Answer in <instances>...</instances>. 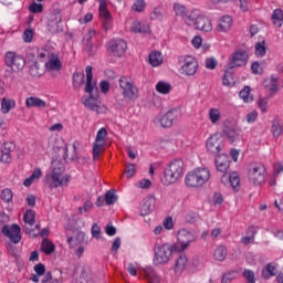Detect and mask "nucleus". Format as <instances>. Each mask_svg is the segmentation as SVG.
Listing matches in <instances>:
<instances>
[{
  "label": "nucleus",
  "mask_w": 283,
  "mask_h": 283,
  "mask_svg": "<svg viewBox=\"0 0 283 283\" xmlns=\"http://www.w3.org/2000/svg\"><path fill=\"white\" fill-rule=\"evenodd\" d=\"M233 84V74L230 72H226L222 77V85H226L227 87L231 86Z\"/></svg>",
  "instance_id": "56"
},
{
  "label": "nucleus",
  "mask_w": 283,
  "mask_h": 283,
  "mask_svg": "<svg viewBox=\"0 0 283 283\" xmlns=\"http://www.w3.org/2000/svg\"><path fill=\"white\" fill-rule=\"evenodd\" d=\"M54 52L53 51H50V50H48V49H41V50H39L38 51V56H39V59H50V56H52V54H53Z\"/></svg>",
  "instance_id": "63"
},
{
  "label": "nucleus",
  "mask_w": 283,
  "mask_h": 283,
  "mask_svg": "<svg viewBox=\"0 0 283 283\" xmlns=\"http://www.w3.org/2000/svg\"><path fill=\"white\" fill-rule=\"evenodd\" d=\"M282 174H283V164L281 161L273 164V172L270 176V180H269L270 187H275V185H277V178H280Z\"/></svg>",
  "instance_id": "25"
},
{
  "label": "nucleus",
  "mask_w": 283,
  "mask_h": 283,
  "mask_svg": "<svg viewBox=\"0 0 283 283\" xmlns=\"http://www.w3.org/2000/svg\"><path fill=\"white\" fill-rule=\"evenodd\" d=\"M233 28V19L230 15H223L219 19L216 30L217 32L227 33Z\"/></svg>",
  "instance_id": "21"
},
{
  "label": "nucleus",
  "mask_w": 283,
  "mask_h": 283,
  "mask_svg": "<svg viewBox=\"0 0 283 283\" xmlns=\"http://www.w3.org/2000/svg\"><path fill=\"white\" fill-rule=\"evenodd\" d=\"M243 277L247 280V283H255V273L251 270H244Z\"/></svg>",
  "instance_id": "55"
},
{
  "label": "nucleus",
  "mask_w": 283,
  "mask_h": 283,
  "mask_svg": "<svg viewBox=\"0 0 283 283\" xmlns=\"http://www.w3.org/2000/svg\"><path fill=\"white\" fill-rule=\"evenodd\" d=\"M94 203L90 200H86L82 207L78 208L80 213H87V211H92Z\"/></svg>",
  "instance_id": "57"
},
{
  "label": "nucleus",
  "mask_w": 283,
  "mask_h": 283,
  "mask_svg": "<svg viewBox=\"0 0 283 283\" xmlns=\"http://www.w3.org/2000/svg\"><path fill=\"white\" fill-rule=\"evenodd\" d=\"M248 180H250L252 185H255L256 187L264 185L266 181V167L260 163L252 164L248 171Z\"/></svg>",
  "instance_id": "8"
},
{
  "label": "nucleus",
  "mask_w": 283,
  "mask_h": 283,
  "mask_svg": "<svg viewBox=\"0 0 283 283\" xmlns=\"http://www.w3.org/2000/svg\"><path fill=\"white\" fill-rule=\"evenodd\" d=\"M116 200H118V197L116 196V192L114 190H108L105 193L106 205H114V202H116Z\"/></svg>",
  "instance_id": "51"
},
{
  "label": "nucleus",
  "mask_w": 283,
  "mask_h": 283,
  "mask_svg": "<svg viewBox=\"0 0 283 283\" xmlns=\"http://www.w3.org/2000/svg\"><path fill=\"white\" fill-rule=\"evenodd\" d=\"M212 255H213V260H216L217 262H224L227 258V247L224 245L217 247Z\"/></svg>",
  "instance_id": "38"
},
{
  "label": "nucleus",
  "mask_w": 283,
  "mask_h": 283,
  "mask_svg": "<svg viewBox=\"0 0 283 283\" xmlns=\"http://www.w3.org/2000/svg\"><path fill=\"white\" fill-rule=\"evenodd\" d=\"M126 178H133L136 175V166L134 164H128L125 168Z\"/></svg>",
  "instance_id": "58"
},
{
  "label": "nucleus",
  "mask_w": 283,
  "mask_h": 283,
  "mask_svg": "<svg viewBox=\"0 0 283 283\" xmlns=\"http://www.w3.org/2000/svg\"><path fill=\"white\" fill-rule=\"evenodd\" d=\"M32 39H34V31H32V29H27L23 32V41H24V43H32Z\"/></svg>",
  "instance_id": "59"
},
{
  "label": "nucleus",
  "mask_w": 283,
  "mask_h": 283,
  "mask_svg": "<svg viewBox=\"0 0 283 283\" xmlns=\"http://www.w3.org/2000/svg\"><path fill=\"white\" fill-rule=\"evenodd\" d=\"M99 18L102 19L103 29L107 32V30H112V13L109 10L99 11Z\"/></svg>",
  "instance_id": "31"
},
{
  "label": "nucleus",
  "mask_w": 283,
  "mask_h": 283,
  "mask_svg": "<svg viewBox=\"0 0 283 283\" xmlns=\"http://www.w3.org/2000/svg\"><path fill=\"white\" fill-rule=\"evenodd\" d=\"M256 105L261 114H266V112H269V97H259Z\"/></svg>",
  "instance_id": "47"
},
{
  "label": "nucleus",
  "mask_w": 283,
  "mask_h": 283,
  "mask_svg": "<svg viewBox=\"0 0 283 283\" xmlns=\"http://www.w3.org/2000/svg\"><path fill=\"white\" fill-rule=\"evenodd\" d=\"M25 107H28V109H32V107H36V109H45V107H48V102L36 96H30L25 98Z\"/></svg>",
  "instance_id": "24"
},
{
  "label": "nucleus",
  "mask_w": 283,
  "mask_h": 283,
  "mask_svg": "<svg viewBox=\"0 0 283 283\" xmlns=\"http://www.w3.org/2000/svg\"><path fill=\"white\" fill-rule=\"evenodd\" d=\"M129 31L133 34H151V27L145 21L135 20L132 22Z\"/></svg>",
  "instance_id": "19"
},
{
  "label": "nucleus",
  "mask_w": 283,
  "mask_h": 283,
  "mask_svg": "<svg viewBox=\"0 0 283 283\" xmlns=\"http://www.w3.org/2000/svg\"><path fill=\"white\" fill-rule=\"evenodd\" d=\"M17 102L12 98L3 97L1 101V112L2 114H10L11 109H14Z\"/></svg>",
  "instance_id": "36"
},
{
  "label": "nucleus",
  "mask_w": 283,
  "mask_h": 283,
  "mask_svg": "<svg viewBox=\"0 0 283 283\" xmlns=\"http://www.w3.org/2000/svg\"><path fill=\"white\" fill-rule=\"evenodd\" d=\"M42 283H61V281H59V279H54L52 276V272H46L42 279Z\"/></svg>",
  "instance_id": "60"
},
{
  "label": "nucleus",
  "mask_w": 283,
  "mask_h": 283,
  "mask_svg": "<svg viewBox=\"0 0 283 283\" xmlns=\"http://www.w3.org/2000/svg\"><path fill=\"white\" fill-rule=\"evenodd\" d=\"M283 128L282 124L279 122H273L272 124V134L275 138H279V136H282Z\"/></svg>",
  "instance_id": "53"
},
{
  "label": "nucleus",
  "mask_w": 283,
  "mask_h": 283,
  "mask_svg": "<svg viewBox=\"0 0 283 283\" xmlns=\"http://www.w3.org/2000/svg\"><path fill=\"white\" fill-rule=\"evenodd\" d=\"M206 67L207 70H216L218 67V60L216 57L206 59Z\"/></svg>",
  "instance_id": "62"
},
{
  "label": "nucleus",
  "mask_w": 283,
  "mask_h": 283,
  "mask_svg": "<svg viewBox=\"0 0 283 283\" xmlns=\"http://www.w3.org/2000/svg\"><path fill=\"white\" fill-rule=\"evenodd\" d=\"M44 67L46 72H61V70L63 69V62H61L59 53L54 52L53 54H51Z\"/></svg>",
  "instance_id": "17"
},
{
  "label": "nucleus",
  "mask_w": 283,
  "mask_h": 283,
  "mask_svg": "<svg viewBox=\"0 0 283 283\" xmlns=\"http://www.w3.org/2000/svg\"><path fill=\"white\" fill-rule=\"evenodd\" d=\"M41 251L45 253V255H52V253L56 251V245H54V242L50 241V239L44 238L41 243Z\"/></svg>",
  "instance_id": "34"
},
{
  "label": "nucleus",
  "mask_w": 283,
  "mask_h": 283,
  "mask_svg": "<svg viewBox=\"0 0 283 283\" xmlns=\"http://www.w3.org/2000/svg\"><path fill=\"white\" fill-rule=\"evenodd\" d=\"M144 277L147 283H160V276L156 274V271L151 266L144 269Z\"/></svg>",
  "instance_id": "30"
},
{
  "label": "nucleus",
  "mask_w": 283,
  "mask_h": 283,
  "mask_svg": "<svg viewBox=\"0 0 283 283\" xmlns=\"http://www.w3.org/2000/svg\"><path fill=\"white\" fill-rule=\"evenodd\" d=\"M178 118H180V109L174 108L163 115L158 119V123L161 127H171L174 125V122L178 120Z\"/></svg>",
  "instance_id": "16"
},
{
  "label": "nucleus",
  "mask_w": 283,
  "mask_h": 283,
  "mask_svg": "<svg viewBox=\"0 0 283 283\" xmlns=\"http://www.w3.org/2000/svg\"><path fill=\"white\" fill-rule=\"evenodd\" d=\"M172 253H176V248H174V244L155 243L153 263L155 264V266H158L160 264H167L171 260Z\"/></svg>",
  "instance_id": "7"
},
{
  "label": "nucleus",
  "mask_w": 283,
  "mask_h": 283,
  "mask_svg": "<svg viewBox=\"0 0 283 283\" xmlns=\"http://www.w3.org/2000/svg\"><path fill=\"white\" fill-rule=\"evenodd\" d=\"M41 176H43V170H41V168H34L31 176L24 179V187H31L34 182H39Z\"/></svg>",
  "instance_id": "29"
},
{
  "label": "nucleus",
  "mask_w": 283,
  "mask_h": 283,
  "mask_svg": "<svg viewBox=\"0 0 283 283\" xmlns=\"http://www.w3.org/2000/svg\"><path fill=\"white\" fill-rule=\"evenodd\" d=\"M176 238L177 242L172 243L176 253H185V251H187L191 244L198 240L196 232L186 228H181L177 231Z\"/></svg>",
  "instance_id": "5"
},
{
  "label": "nucleus",
  "mask_w": 283,
  "mask_h": 283,
  "mask_svg": "<svg viewBox=\"0 0 283 283\" xmlns=\"http://www.w3.org/2000/svg\"><path fill=\"white\" fill-rule=\"evenodd\" d=\"M44 182L49 189H59L70 185V175L65 174V166L59 161H53L51 170L46 172Z\"/></svg>",
  "instance_id": "2"
},
{
  "label": "nucleus",
  "mask_w": 283,
  "mask_h": 283,
  "mask_svg": "<svg viewBox=\"0 0 283 283\" xmlns=\"http://www.w3.org/2000/svg\"><path fill=\"white\" fill-rule=\"evenodd\" d=\"M229 185L232 189H238V187H240V176H238V172H232L229 176Z\"/></svg>",
  "instance_id": "50"
},
{
  "label": "nucleus",
  "mask_w": 283,
  "mask_h": 283,
  "mask_svg": "<svg viewBox=\"0 0 283 283\" xmlns=\"http://www.w3.org/2000/svg\"><path fill=\"white\" fill-rule=\"evenodd\" d=\"M208 117L212 125H218V123H220V118H222V113L218 108H210Z\"/></svg>",
  "instance_id": "41"
},
{
  "label": "nucleus",
  "mask_w": 283,
  "mask_h": 283,
  "mask_svg": "<svg viewBox=\"0 0 283 283\" xmlns=\"http://www.w3.org/2000/svg\"><path fill=\"white\" fill-rule=\"evenodd\" d=\"M92 237L95 238V240H101V227H98V223H94L91 228Z\"/></svg>",
  "instance_id": "61"
},
{
  "label": "nucleus",
  "mask_w": 283,
  "mask_h": 283,
  "mask_svg": "<svg viewBox=\"0 0 283 283\" xmlns=\"http://www.w3.org/2000/svg\"><path fill=\"white\" fill-rule=\"evenodd\" d=\"M146 8L147 2L145 0H136L132 6V10H134V12H145Z\"/></svg>",
  "instance_id": "49"
},
{
  "label": "nucleus",
  "mask_w": 283,
  "mask_h": 283,
  "mask_svg": "<svg viewBox=\"0 0 283 283\" xmlns=\"http://www.w3.org/2000/svg\"><path fill=\"white\" fill-rule=\"evenodd\" d=\"M180 74L184 76H193L198 72V61L191 55H187L184 64L179 69Z\"/></svg>",
  "instance_id": "14"
},
{
  "label": "nucleus",
  "mask_w": 283,
  "mask_h": 283,
  "mask_svg": "<svg viewBox=\"0 0 283 283\" xmlns=\"http://www.w3.org/2000/svg\"><path fill=\"white\" fill-rule=\"evenodd\" d=\"M272 21H273V24L276 25V28H282V23H283V10L282 9H275L273 11Z\"/></svg>",
  "instance_id": "44"
},
{
  "label": "nucleus",
  "mask_w": 283,
  "mask_h": 283,
  "mask_svg": "<svg viewBox=\"0 0 283 283\" xmlns=\"http://www.w3.org/2000/svg\"><path fill=\"white\" fill-rule=\"evenodd\" d=\"M2 233L6 238H9L10 242H13V244L21 242V227H19V224L4 226Z\"/></svg>",
  "instance_id": "15"
},
{
  "label": "nucleus",
  "mask_w": 283,
  "mask_h": 283,
  "mask_svg": "<svg viewBox=\"0 0 283 283\" xmlns=\"http://www.w3.org/2000/svg\"><path fill=\"white\" fill-rule=\"evenodd\" d=\"M86 83L84 92L88 94V97H84L82 103L86 109H91V112H96V114H105L107 112V106L101 104L98 101V86L94 81V74L92 73V66H86Z\"/></svg>",
  "instance_id": "1"
},
{
  "label": "nucleus",
  "mask_w": 283,
  "mask_h": 283,
  "mask_svg": "<svg viewBox=\"0 0 283 283\" xmlns=\"http://www.w3.org/2000/svg\"><path fill=\"white\" fill-rule=\"evenodd\" d=\"M13 197H14V193L9 188L3 189L1 192V200H3V202H12Z\"/></svg>",
  "instance_id": "52"
},
{
  "label": "nucleus",
  "mask_w": 283,
  "mask_h": 283,
  "mask_svg": "<svg viewBox=\"0 0 283 283\" xmlns=\"http://www.w3.org/2000/svg\"><path fill=\"white\" fill-rule=\"evenodd\" d=\"M239 98H241L243 103H253V95H251V86H244L239 92Z\"/></svg>",
  "instance_id": "39"
},
{
  "label": "nucleus",
  "mask_w": 283,
  "mask_h": 283,
  "mask_svg": "<svg viewBox=\"0 0 283 283\" xmlns=\"http://www.w3.org/2000/svg\"><path fill=\"white\" fill-rule=\"evenodd\" d=\"M182 176H185V163L182 159H175L164 168L161 182L165 187H170L176 185Z\"/></svg>",
  "instance_id": "3"
},
{
  "label": "nucleus",
  "mask_w": 283,
  "mask_h": 283,
  "mask_svg": "<svg viewBox=\"0 0 283 283\" xmlns=\"http://www.w3.org/2000/svg\"><path fill=\"white\" fill-rule=\"evenodd\" d=\"M259 116H260V114L258 113V111H251L250 113H248L245 115V120L249 125H253V123H255V120H258Z\"/></svg>",
  "instance_id": "54"
},
{
  "label": "nucleus",
  "mask_w": 283,
  "mask_h": 283,
  "mask_svg": "<svg viewBox=\"0 0 283 283\" xmlns=\"http://www.w3.org/2000/svg\"><path fill=\"white\" fill-rule=\"evenodd\" d=\"M277 273V266L273 263H269L265 269L262 271V276L265 280H269V277H273Z\"/></svg>",
  "instance_id": "43"
},
{
  "label": "nucleus",
  "mask_w": 283,
  "mask_h": 283,
  "mask_svg": "<svg viewBox=\"0 0 283 283\" xmlns=\"http://www.w3.org/2000/svg\"><path fill=\"white\" fill-rule=\"evenodd\" d=\"M263 87L271 92V94H277V75H270L264 78Z\"/></svg>",
  "instance_id": "27"
},
{
  "label": "nucleus",
  "mask_w": 283,
  "mask_h": 283,
  "mask_svg": "<svg viewBox=\"0 0 283 283\" xmlns=\"http://www.w3.org/2000/svg\"><path fill=\"white\" fill-rule=\"evenodd\" d=\"M29 10L30 12H33V13L43 12V4L33 2L30 4Z\"/></svg>",
  "instance_id": "64"
},
{
  "label": "nucleus",
  "mask_w": 283,
  "mask_h": 283,
  "mask_svg": "<svg viewBox=\"0 0 283 283\" xmlns=\"http://www.w3.org/2000/svg\"><path fill=\"white\" fill-rule=\"evenodd\" d=\"M4 65L10 67L11 72H21L25 67V59L17 52L8 51L4 55Z\"/></svg>",
  "instance_id": "9"
},
{
  "label": "nucleus",
  "mask_w": 283,
  "mask_h": 283,
  "mask_svg": "<svg viewBox=\"0 0 283 283\" xmlns=\"http://www.w3.org/2000/svg\"><path fill=\"white\" fill-rule=\"evenodd\" d=\"M186 25L188 28H195V30H200V32H212L213 24L211 19L198 10H193L191 18H186Z\"/></svg>",
  "instance_id": "6"
},
{
  "label": "nucleus",
  "mask_w": 283,
  "mask_h": 283,
  "mask_svg": "<svg viewBox=\"0 0 283 283\" xmlns=\"http://www.w3.org/2000/svg\"><path fill=\"white\" fill-rule=\"evenodd\" d=\"M96 36V30L90 29L88 32L83 38V45L87 52H91L93 48L92 38Z\"/></svg>",
  "instance_id": "37"
},
{
  "label": "nucleus",
  "mask_w": 283,
  "mask_h": 283,
  "mask_svg": "<svg viewBox=\"0 0 283 283\" xmlns=\"http://www.w3.org/2000/svg\"><path fill=\"white\" fill-rule=\"evenodd\" d=\"M156 92H158V94L167 95L171 92V84L165 81H159L156 84Z\"/></svg>",
  "instance_id": "42"
},
{
  "label": "nucleus",
  "mask_w": 283,
  "mask_h": 283,
  "mask_svg": "<svg viewBox=\"0 0 283 283\" xmlns=\"http://www.w3.org/2000/svg\"><path fill=\"white\" fill-rule=\"evenodd\" d=\"M172 10L176 17H180V19H182L185 25H187V19L193 15V10L189 13L187 7L180 2H175L172 6Z\"/></svg>",
  "instance_id": "20"
},
{
  "label": "nucleus",
  "mask_w": 283,
  "mask_h": 283,
  "mask_svg": "<svg viewBox=\"0 0 283 283\" xmlns=\"http://www.w3.org/2000/svg\"><path fill=\"white\" fill-rule=\"evenodd\" d=\"M107 144V129L102 127L98 129L95 142L93 144V159L98 160L101 154H103V149H105V145Z\"/></svg>",
  "instance_id": "11"
},
{
  "label": "nucleus",
  "mask_w": 283,
  "mask_h": 283,
  "mask_svg": "<svg viewBox=\"0 0 283 283\" xmlns=\"http://www.w3.org/2000/svg\"><path fill=\"white\" fill-rule=\"evenodd\" d=\"M216 167L221 174H224L229 169V157L227 155H219L216 158Z\"/></svg>",
  "instance_id": "32"
},
{
  "label": "nucleus",
  "mask_w": 283,
  "mask_h": 283,
  "mask_svg": "<svg viewBox=\"0 0 283 283\" xmlns=\"http://www.w3.org/2000/svg\"><path fill=\"white\" fill-rule=\"evenodd\" d=\"M206 147L211 154H220L222 151V137L218 134L212 135L207 140Z\"/></svg>",
  "instance_id": "18"
},
{
  "label": "nucleus",
  "mask_w": 283,
  "mask_h": 283,
  "mask_svg": "<svg viewBox=\"0 0 283 283\" xmlns=\"http://www.w3.org/2000/svg\"><path fill=\"white\" fill-rule=\"evenodd\" d=\"M63 21V17L60 12L53 13L49 19L48 29L49 32H59V24Z\"/></svg>",
  "instance_id": "28"
},
{
  "label": "nucleus",
  "mask_w": 283,
  "mask_h": 283,
  "mask_svg": "<svg viewBox=\"0 0 283 283\" xmlns=\"http://www.w3.org/2000/svg\"><path fill=\"white\" fill-rule=\"evenodd\" d=\"M85 83V73L73 74V87L74 90H81V85Z\"/></svg>",
  "instance_id": "45"
},
{
  "label": "nucleus",
  "mask_w": 283,
  "mask_h": 283,
  "mask_svg": "<svg viewBox=\"0 0 283 283\" xmlns=\"http://www.w3.org/2000/svg\"><path fill=\"white\" fill-rule=\"evenodd\" d=\"M107 51L113 56L120 57L127 51V42L123 39L111 40L107 45Z\"/></svg>",
  "instance_id": "13"
},
{
  "label": "nucleus",
  "mask_w": 283,
  "mask_h": 283,
  "mask_svg": "<svg viewBox=\"0 0 283 283\" xmlns=\"http://www.w3.org/2000/svg\"><path fill=\"white\" fill-rule=\"evenodd\" d=\"M13 145L10 143H6L1 149L0 153V160L2 163H4V165H8L10 163H12V149H13Z\"/></svg>",
  "instance_id": "26"
},
{
  "label": "nucleus",
  "mask_w": 283,
  "mask_h": 283,
  "mask_svg": "<svg viewBox=\"0 0 283 283\" xmlns=\"http://www.w3.org/2000/svg\"><path fill=\"white\" fill-rule=\"evenodd\" d=\"M36 212H34V210H27L23 216V221L25 224H29V227H32L34 224Z\"/></svg>",
  "instance_id": "48"
},
{
  "label": "nucleus",
  "mask_w": 283,
  "mask_h": 283,
  "mask_svg": "<svg viewBox=\"0 0 283 283\" xmlns=\"http://www.w3.org/2000/svg\"><path fill=\"white\" fill-rule=\"evenodd\" d=\"M254 54L256 59H264L266 56V41L262 40L254 44Z\"/></svg>",
  "instance_id": "35"
},
{
  "label": "nucleus",
  "mask_w": 283,
  "mask_h": 283,
  "mask_svg": "<svg viewBox=\"0 0 283 283\" xmlns=\"http://www.w3.org/2000/svg\"><path fill=\"white\" fill-rule=\"evenodd\" d=\"M156 207V199L154 197H146L140 205V216H149Z\"/></svg>",
  "instance_id": "23"
},
{
  "label": "nucleus",
  "mask_w": 283,
  "mask_h": 283,
  "mask_svg": "<svg viewBox=\"0 0 283 283\" xmlns=\"http://www.w3.org/2000/svg\"><path fill=\"white\" fill-rule=\"evenodd\" d=\"M84 240L85 234L83 232H78L76 237L67 239L71 249H75L74 254L76 258H83V253H85V244H83Z\"/></svg>",
  "instance_id": "12"
},
{
  "label": "nucleus",
  "mask_w": 283,
  "mask_h": 283,
  "mask_svg": "<svg viewBox=\"0 0 283 283\" xmlns=\"http://www.w3.org/2000/svg\"><path fill=\"white\" fill-rule=\"evenodd\" d=\"M185 269H187V255L180 254L179 258L176 260L175 272L182 273Z\"/></svg>",
  "instance_id": "40"
},
{
  "label": "nucleus",
  "mask_w": 283,
  "mask_h": 283,
  "mask_svg": "<svg viewBox=\"0 0 283 283\" xmlns=\"http://www.w3.org/2000/svg\"><path fill=\"white\" fill-rule=\"evenodd\" d=\"M224 134L230 143L240 140V133L235 128H228Z\"/></svg>",
  "instance_id": "46"
},
{
  "label": "nucleus",
  "mask_w": 283,
  "mask_h": 283,
  "mask_svg": "<svg viewBox=\"0 0 283 283\" xmlns=\"http://www.w3.org/2000/svg\"><path fill=\"white\" fill-rule=\"evenodd\" d=\"M249 61V53L247 51H237L232 55L231 65L232 67H240L247 65Z\"/></svg>",
  "instance_id": "22"
},
{
  "label": "nucleus",
  "mask_w": 283,
  "mask_h": 283,
  "mask_svg": "<svg viewBox=\"0 0 283 283\" xmlns=\"http://www.w3.org/2000/svg\"><path fill=\"white\" fill-rule=\"evenodd\" d=\"M211 180V171L205 167H198L187 172L185 185L190 189H201Z\"/></svg>",
  "instance_id": "4"
},
{
  "label": "nucleus",
  "mask_w": 283,
  "mask_h": 283,
  "mask_svg": "<svg viewBox=\"0 0 283 283\" xmlns=\"http://www.w3.org/2000/svg\"><path fill=\"white\" fill-rule=\"evenodd\" d=\"M148 61L151 65V67H160V65H163V53L158 52V51H153L150 52L149 56H148Z\"/></svg>",
  "instance_id": "33"
},
{
  "label": "nucleus",
  "mask_w": 283,
  "mask_h": 283,
  "mask_svg": "<svg viewBox=\"0 0 283 283\" xmlns=\"http://www.w3.org/2000/svg\"><path fill=\"white\" fill-rule=\"evenodd\" d=\"M119 87L123 90V96L126 101H136L138 98V87L134 85L132 78L122 76L119 78Z\"/></svg>",
  "instance_id": "10"
}]
</instances>
